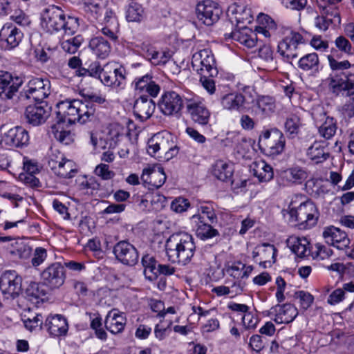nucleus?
I'll use <instances>...</instances> for the list:
<instances>
[{"mask_svg":"<svg viewBox=\"0 0 354 354\" xmlns=\"http://www.w3.org/2000/svg\"><path fill=\"white\" fill-rule=\"evenodd\" d=\"M41 28L47 32L62 31L64 35H72L79 28V19L66 15L59 8L51 6L46 8L41 17Z\"/></svg>","mask_w":354,"mask_h":354,"instance_id":"1","label":"nucleus"},{"mask_svg":"<svg viewBox=\"0 0 354 354\" xmlns=\"http://www.w3.org/2000/svg\"><path fill=\"white\" fill-rule=\"evenodd\" d=\"M57 121L71 124H84L94 118L95 108L91 103L79 100L62 101L57 104Z\"/></svg>","mask_w":354,"mask_h":354,"instance_id":"2","label":"nucleus"},{"mask_svg":"<svg viewBox=\"0 0 354 354\" xmlns=\"http://www.w3.org/2000/svg\"><path fill=\"white\" fill-rule=\"evenodd\" d=\"M193 238L187 233L172 234L166 241L165 250L170 261L182 265L187 264L195 252Z\"/></svg>","mask_w":354,"mask_h":354,"instance_id":"3","label":"nucleus"},{"mask_svg":"<svg viewBox=\"0 0 354 354\" xmlns=\"http://www.w3.org/2000/svg\"><path fill=\"white\" fill-rule=\"evenodd\" d=\"M147 152L153 157L171 159L178 153L175 137L166 131L154 134L147 142Z\"/></svg>","mask_w":354,"mask_h":354,"instance_id":"4","label":"nucleus"},{"mask_svg":"<svg viewBox=\"0 0 354 354\" xmlns=\"http://www.w3.org/2000/svg\"><path fill=\"white\" fill-rule=\"evenodd\" d=\"M289 222L300 228H310L316 225L319 214L315 205L310 201L301 203L297 207H289Z\"/></svg>","mask_w":354,"mask_h":354,"instance_id":"5","label":"nucleus"},{"mask_svg":"<svg viewBox=\"0 0 354 354\" xmlns=\"http://www.w3.org/2000/svg\"><path fill=\"white\" fill-rule=\"evenodd\" d=\"M329 91L335 95H342L347 91L354 92V73L345 74L343 72H332L324 80Z\"/></svg>","mask_w":354,"mask_h":354,"instance_id":"6","label":"nucleus"},{"mask_svg":"<svg viewBox=\"0 0 354 354\" xmlns=\"http://www.w3.org/2000/svg\"><path fill=\"white\" fill-rule=\"evenodd\" d=\"M185 104L187 113L194 122L201 125L208 124L211 113L203 100L197 95H194L191 97H185Z\"/></svg>","mask_w":354,"mask_h":354,"instance_id":"7","label":"nucleus"},{"mask_svg":"<svg viewBox=\"0 0 354 354\" xmlns=\"http://www.w3.org/2000/svg\"><path fill=\"white\" fill-rule=\"evenodd\" d=\"M48 165L56 176L63 178H73L78 171L75 162L66 158L60 153H58L57 155L53 154L50 156Z\"/></svg>","mask_w":354,"mask_h":354,"instance_id":"8","label":"nucleus"},{"mask_svg":"<svg viewBox=\"0 0 354 354\" xmlns=\"http://www.w3.org/2000/svg\"><path fill=\"white\" fill-rule=\"evenodd\" d=\"M192 66L193 70L201 75L215 76L218 73L214 55L208 49H203L194 53L192 59Z\"/></svg>","mask_w":354,"mask_h":354,"instance_id":"9","label":"nucleus"},{"mask_svg":"<svg viewBox=\"0 0 354 354\" xmlns=\"http://www.w3.org/2000/svg\"><path fill=\"white\" fill-rule=\"evenodd\" d=\"M40 278L43 284L50 289L59 288L66 279L64 268L59 262L52 263L41 272Z\"/></svg>","mask_w":354,"mask_h":354,"instance_id":"10","label":"nucleus"},{"mask_svg":"<svg viewBox=\"0 0 354 354\" xmlns=\"http://www.w3.org/2000/svg\"><path fill=\"white\" fill-rule=\"evenodd\" d=\"M50 82L48 79L35 77L28 81L23 90L26 99L41 102L50 93Z\"/></svg>","mask_w":354,"mask_h":354,"instance_id":"11","label":"nucleus"},{"mask_svg":"<svg viewBox=\"0 0 354 354\" xmlns=\"http://www.w3.org/2000/svg\"><path fill=\"white\" fill-rule=\"evenodd\" d=\"M260 140L263 141L265 150L269 156L279 155L284 150L286 139L282 132L277 129L263 131Z\"/></svg>","mask_w":354,"mask_h":354,"instance_id":"12","label":"nucleus"},{"mask_svg":"<svg viewBox=\"0 0 354 354\" xmlns=\"http://www.w3.org/2000/svg\"><path fill=\"white\" fill-rule=\"evenodd\" d=\"M284 38L278 44V51L283 57L292 59L297 56V48L304 42L303 37L297 32L286 28Z\"/></svg>","mask_w":354,"mask_h":354,"instance_id":"13","label":"nucleus"},{"mask_svg":"<svg viewBox=\"0 0 354 354\" xmlns=\"http://www.w3.org/2000/svg\"><path fill=\"white\" fill-rule=\"evenodd\" d=\"M197 18L206 26L216 23L222 13L218 4L211 0H205L197 4L196 8Z\"/></svg>","mask_w":354,"mask_h":354,"instance_id":"14","label":"nucleus"},{"mask_svg":"<svg viewBox=\"0 0 354 354\" xmlns=\"http://www.w3.org/2000/svg\"><path fill=\"white\" fill-rule=\"evenodd\" d=\"M124 67L115 62H109L103 66L101 82L107 86L120 87L125 80Z\"/></svg>","mask_w":354,"mask_h":354,"instance_id":"15","label":"nucleus"},{"mask_svg":"<svg viewBox=\"0 0 354 354\" xmlns=\"http://www.w3.org/2000/svg\"><path fill=\"white\" fill-rule=\"evenodd\" d=\"M158 108L161 113L167 116L176 115L183 106V100L181 96L175 91L165 92L159 102Z\"/></svg>","mask_w":354,"mask_h":354,"instance_id":"16","label":"nucleus"},{"mask_svg":"<svg viewBox=\"0 0 354 354\" xmlns=\"http://www.w3.org/2000/svg\"><path fill=\"white\" fill-rule=\"evenodd\" d=\"M1 131V141L8 147H23L28 144V132L21 127L17 126L9 129L3 127Z\"/></svg>","mask_w":354,"mask_h":354,"instance_id":"17","label":"nucleus"},{"mask_svg":"<svg viewBox=\"0 0 354 354\" xmlns=\"http://www.w3.org/2000/svg\"><path fill=\"white\" fill-rule=\"evenodd\" d=\"M23 84V80L13 76L6 71H0V98L3 100H11Z\"/></svg>","mask_w":354,"mask_h":354,"instance_id":"18","label":"nucleus"},{"mask_svg":"<svg viewBox=\"0 0 354 354\" xmlns=\"http://www.w3.org/2000/svg\"><path fill=\"white\" fill-rule=\"evenodd\" d=\"M22 279L15 271H8L0 278V290L6 299L15 298L21 291Z\"/></svg>","mask_w":354,"mask_h":354,"instance_id":"19","label":"nucleus"},{"mask_svg":"<svg viewBox=\"0 0 354 354\" xmlns=\"http://www.w3.org/2000/svg\"><path fill=\"white\" fill-rule=\"evenodd\" d=\"M116 259L122 264L129 266H135L139 260L137 249L126 241H119L113 248Z\"/></svg>","mask_w":354,"mask_h":354,"instance_id":"20","label":"nucleus"},{"mask_svg":"<svg viewBox=\"0 0 354 354\" xmlns=\"http://www.w3.org/2000/svg\"><path fill=\"white\" fill-rule=\"evenodd\" d=\"M320 15L315 19L316 28L322 31H326L331 24H339L340 17L334 6L319 4Z\"/></svg>","mask_w":354,"mask_h":354,"instance_id":"21","label":"nucleus"},{"mask_svg":"<svg viewBox=\"0 0 354 354\" xmlns=\"http://www.w3.org/2000/svg\"><path fill=\"white\" fill-rule=\"evenodd\" d=\"M322 236L327 244L333 245L338 250H344L350 244V239L346 233L334 226L325 227Z\"/></svg>","mask_w":354,"mask_h":354,"instance_id":"22","label":"nucleus"},{"mask_svg":"<svg viewBox=\"0 0 354 354\" xmlns=\"http://www.w3.org/2000/svg\"><path fill=\"white\" fill-rule=\"evenodd\" d=\"M312 115L316 122H322L324 119V121L319 127L318 131L320 136L328 140L335 134L337 131L336 121L333 118L326 116V113L322 107L315 109Z\"/></svg>","mask_w":354,"mask_h":354,"instance_id":"23","label":"nucleus"},{"mask_svg":"<svg viewBox=\"0 0 354 354\" xmlns=\"http://www.w3.org/2000/svg\"><path fill=\"white\" fill-rule=\"evenodd\" d=\"M23 33L12 24H5L0 30V42L5 44V48L10 50L17 47L21 41Z\"/></svg>","mask_w":354,"mask_h":354,"instance_id":"24","label":"nucleus"},{"mask_svg":"<svg viewBox=\"0 0 354 354\" xmlns=\"http://www.w3.org/2000/svg\"><path fill=\"white\" fill-rule=\"evenodd\" d=\"M50 115L48 105L43 102L39 104L29 105L25 111L27 122L32 126L43 124Z\"/></svg>","mask_w":354,"mask_h":354,"instance_id":"25","label":"nucleus"},{"mask_svg":"<svg viewBox=\"0 0 354 354\" xmlns=\"http://www.w3.org/2000/svg\"><path fill=\"white\" fill-rule=\"evenodd\" d=\"M44 328L55 337L66 335L68 330L67 319L62 315H49L45 320Z\"/></svg>","mask_w":354,"mask_h":354,"instance_id":"26","label":"nucleus"},{"mask_svg":"<svg viewBox=\"0 0 354 354\" xmlns=\"http://www.w3.org/2000/svg\"><path fill=\"white\" fill-rule=\"evenodd\" d=\"M276 248L273 245L263 243L255 248L252 252V257L254 261L258 262L263 268L271 266L274 262Z\"/></svg>","mask_w":354,"mask_h":354,"instance_id":"27","label":"nucleus"},{"mask_svg":"<svg viewBox=\"0 0 354 354\" xmlns=\"http://www.w3.org/2000/svg\"><path fill=\"white\" fill-rule=\"evenodd\" d=\"M126 324L127 317L125 314L117 309L111 310L105 317V327L112 334L115 335L122 333Z\"/></svg>","mask_w":354,"mask_h":354,"instance_id":"28","label":"nucleus"},{"mask_svg":"<svg viewBox=\"0 0 354 354\" xmlns=\"http://www.w3.org/2000/svg\"><path fill=\"white\" fill-rule=\"evenodd\" d=\"M155 109L156 104L151 98L146 95H141L134 103L133 112L138 118L144 121L152 115Z\"/></svg>","mask_w":354,"mask_h":354,"instance_id":"29","label":"nucleus"},{"mask_svg":"<svg viewBox=\"0 0 354 354\" xmlns=\"http://www.w3.org/2000/svg\"><path fill=\"white\" fill-rule=\"evenodd\" d=\"M135 89L139 93H147L151 97H156L160 91V86L153 80L151 74H146L136 77L134 81Z\"/></svg>","mask_w":354,"mask_h":354,"instance_id":"30","label":"nucleus"},{"mask_svg":"<svg viewBox=\"0 0 354 354\" xmlns=\"http://www.w3.org/2000/svg\"><path fill=\"white\" fill-rule=\"evenodd\" d=\"M225 37L237 41L248 48L254 47L258 39L257 33L247 27H244L241 30H236L229 34H225Z\"/></svg>","mask_w":354,"mask_h":354,"instance_id":"31","label":"nucleus"},{"mask_svg":"<svg viewBox=\"0 0 354 354\" xmlns=\"http://www.w3.org/2000/svg\"><path fill=\"white\" fill-rule=\"evenodd\" d=\"M190 222L196 236L202 240L209 239L218 235V230L212 226V223H207L205 221L201 220L198 216H191Z\"/></svg>","mask_w":354,"mask_h":354,"instance_id":"32","label":"nucleus"},{"mask_svg":"<svg viewBox=\"0 0 354 354\" xmlns=\"http://www.w3.org/2000/svg\"><path fill=\"white\" fill-rule=\"evenodd\" d=\"M275 313L274 322L277 324H289L297 316L298 311L296 307L290 304L277 305L272 308Z\"/></svg>","mask_w":354,"mask_h":354,"instance_id":"33","label":"nucleus"},{"mask_svg":"<svg viewBox=\"0 0 354 354\" xmlns=\"http://www.w3.org/2000/svg\"><path fill=\"white\" fill-rule=\"evenodd\" d=\"M245 97L239 93H230L224 95L221 100V104L224 109L241 111L245 108Z\"/></svg>","mask_w":354,"mask_h":354,"instance_id":"34","label":"nucleus"},{"mask_svg":"<svg viewBox=\"0 0 354 354\" xmlns=\"http://www.w3.org/2000/svg\"><path fill=\"white\" fill-rule=\"evenodd\" d=\"M90 143L95 149H112L115 147L117 142L109 134L89 132Z\"/></svg>","mask_w":354,"mask_h":354,"instance_id":"35","label":"nucleus"},{"mask_svg":"<svg viewBox=\"0 0 354 354\" xmlns=\"http://www.w3.org/2000/svg\"><path fill=\"white\" fill-rule=\"evenodd\" d=\"M251 173L258 178L259 182H268L273 178L274 172L272 167L264 160L252 162L250 166Z\"/></svg>","mask_w":354,"mask_h":354,"instance_id":"36","label":"nucleus"},{"mask_svg":"<svg viewBox=\"0 0 354 354\" xmlns=\"http://www.w3.org/2000/svg\"><path fill=\"white\" fill-rule=\"evenodd\" d=\"M306 154L316 164L324 162L329 157V152L324 142H315L308 147Z\"/></svg>","mask_w":354,"mask_h":354,"instance_id":"37","label":"nucleus"},{"mask_svg":"<svg viewBox=\"0 0 354 354\" xmlns=\"http://www.w3.org/2000/svg\"><path fill=\"white\" fill-rule=\"evenodd\" d=\"M142 180L155 188L160 187L166 180V175L162 169H145L143 170Z\"/></svg>","mask_w":354,"mask_h":354,"instance_id":"38","label":"nucleus"},{"mask_svg":"<svg viewBox=\"0 0 354 354\" xmlns=\"http://www.w3.org/2000/svg\"><path fill=\"white\" fill-rule=\"evenodd\" d=\"M233 172V165L222 160L216 161L212 166L213 176L221 181L230 180Z\"/></svg>","mask_w":354,"mask_h":354,"instance_id":"39","label":"nucleus"},{"mask_svg":"<svg viewBox=\"0 0 354 354\" xmlns=\"http://www.w3.org/2000/svg\"><path fill=\"white\" fill-rule=\"evenodd\" d=\"M89 47L92 52L99 58H106L110 51L111 46L109 43L101 37H96L89 42Z\"/></svg>","mask_w":354,"mask_h":354,"instance_id":"40","label":"nucleus"},{"mask_svg":"<svg viewBox=\"0 0 354 354\" xmlns=\"http://www.w3.org/2000/svg\"><path fill=\"white\" fill-rule=\"evenodd\" d=\"M299 67L310 74L317 73L319 71V62L317 53H309L303 56L298 62Z\"/></svg>","mask_w":354,"mask_h":354,"instance_id":"41","label":"nucleus"},{"mask_svg":"<svg viewBox=\"0 0 354 354\" xmlns=\"http://www.w3.org/2000/svg\"><path fill=\"white\" fill-rule=\"evenodd\" d=\"M288 245L298 257H304L309 253V242L306 238L291 236L288 239Z\"/></svg>","mask_w":354,"mask_h":354,"instance_id":"42","label":"nucleus"},{"mask_svg":"<svg viewBox=\"0 0 354 354\" xmlns=\"http://www.w3.org/2000/svg\"><path fill=\"white\" fill-rule=\"evenodd\" d=\"M253 270L252 266H246L241 261L234 263L227 268V272L235 279H247Z\"/></svg>","mask_w":354,"mask_h":354,"instance_id":"43","label":"nucleus"},{"mask_svg":"<svg viewBox=\"0 0 354 354\" xmlns=\"http://www.w3.org/2000/svg\"><path fill=\"white\" fill-rule=\"evenodd\" d=\"M65 124L57 121L56 124L52 126L51 132L55 138L59 142L69 145L73 141V134L69 130L64 129V126Z\"/></svg>","mask_w":354,"mask_h":354,"instance_id":"44","label":"nucleus"},{"mask_svg":"<svg viewBox=\"0 0 354 354\" xmlns=\"http://www.w3.org/2000/svg\"><path fill=\"white\" fill-rule=\"evenodd\" d=\"M308 177L306 171L301 167H291L283 173V178L292 184H301Z\"/></svg>","mask_w":354,"mask_h":354,"instance_id":"45","label":"nucleus"},{"mask_svg":"<svg viewBox=\"0 0 354 354\" xmlns=\"http://www.w3.org/2000/svg\"><path fill=\"white\" fill-rule=\"evenodd\" d=\"M26 297L32 302H37V299L46 295L43 286L35 281H31L25 291Z\"/></svg>","mask_w":354,"mask_h":354,"instance_id":"46","label":"nucleus"},{"mask_svg":"<svg viewBox=\"0 0 354 354\" xmlns=\"http://www.w3.org/2000/svg\"><path fill=\"white\" fill-rule=\"evenodd\" d=\"M257 105L259 112L263 116L270 115L274 113L276 108L274 99L269 96H261L259 97Z\"/></svg>","mask_w":354,"mask_h":354,"instance_id":"47","label":"nucleus"},{"mask_svg":"<svg viewBox=\"0 0 354 354\" xmlns=\"http://www.w3.org/2000/svg\"><path fill=\"white\" fill-rule=\"evenodd\" d=\"M83 40V37L81 35H77L73 38L63 41L61 44V46L65 52L74 54L80 47Z\"/></svg>","mask_w":354,"mask_h":354,"instance_id":"48","label":"nucleus"},{"mask_svg":"<svg viewBox=\"0 0 354 354\" xmlns=\"http://www.w3.org/2000/svg\"><path fill=\"white\" fill-rule=\"evenodd\" d=\"M143 15V9L141 5L137 3H131L126 12V18L129 21H140Z\"/></svg>","mask_w":354,"mask_h":354,"instance_id":"49","label":"nucleus"},{"mask_svg":"<svg viewBox=\"0 0 354 354\" xmlns=\"http://www.w3.org/2000/svg\"><path fill=\"white\" fill-rule=\"evenodd\" d=\"M300 126V119L295 115L288 118L285 122L286 131L288 133L292 138H294L299 133Z\"/></svg>","mask_w":354,"mask_h":354,"instance_id":"50","label":"nucleus"},{"mask_svg":"<svg viewBox=\"0 0 354 354\" xmlns=\"http://www.w3.org/2000/svg\"><path fill=\"white\" fill-rule=\"evenodd\" d=\"M198 212V214H194L192 216H198L201 218V220L205 221L207 219L210 223H216L217 217L213 207L210 206H201Z\"/></svg>","mask_w":354,"mask_h":354,"instance_id":"51","label":"nucleus"},{"mask_svg":"<svg viewBox=\"0 0 354 354\" xmlns=\"http://www.w3.org/2000/svg\"><path fill=\"white\" fill-rule=\"evenodd\" d=\"M335 45L340 52L346 55H353L354 54V49L351 42L344 36L337 37L335 40Z\"/></svg>","mask_w":354,"mask_h":354,"instance_id":"52","label":"nucleus"},{"mask_svg":"<svg viewBox=\"0 0 354 354\" xmlns=\"http://www.w3.org/2000/svg\"><path fill=\"white\" fill-rule=\"evenodd\" d=\"M31 264L34 268L41 266L47 259L48 254L46 249L41 247H37L32 252Z\"/></svg>","mask_w":354,"mask_h":354,"instance_id":"53","label":"nucleus"},{"mask_svg":"<svg viewBox=\"0 0 354 354\" xmlns=\"http://www.w3.org/2000/svg\"><path fill=\"white\" fill-rule=\"evenodd\" d=\"M315 250L313 252V257L314 259L324 260L330 258L333 255V250L320 243H317L315 245Z\"/></svg>","mask_w":354,"mask_h":354,"instance_id":"54","label":"nucleus"},{"mask_svg":"<svg viewBox=\"0 0 354 354\" xmlns=\"http://www.w3.org/2000/svg\"><path fill=\"white\" fill-rule=\"evenodd\" d=\"M327 58L332 72H340L341 71L349 68L351 66L348 60L339 62L332 55H328Z\"/></svg>","mask_w":354,"mask_h":354,"instance_id":"55","label":"nucleus"},{"mask_svg":"<svg viewBox=\"0 0 354 354\" xmlns=\"http://www.w3.org/2000/svg\"><path fill=\"white\" fill-rule=\"evenodd\" d=\"M147 59L153 64V65H160L165 64L169 59V56L165 52H160L158 51L156 48L152 52L151 54H149Z\"/></svg>","mask_w":354,"mask_h":354,"instance_id":"56","label":"nucleus"},{"mask_svg":"<svg viewBox=\"0 0 354 354\" xmlns=\"http://www.w3.org/2000/svg\"><path fill=\"white\" fill-rule=\"evenodd\" d=\"M190 206L189 201L184 198H177L171 203V209L176 213H182L186 211Z\"/></svg>","mask_w":354,"mask_h":354,"instance_id":"57","label":"nucleus"},{"mask_svg":"<svg viewBox=\"0 0 354 354\" xmlns=\"http://www.w3.org/2000/svg\"><path fill=\"white\" fill-rule=\"evenodd\" d=\"M295 296L299 299V304L303 309L308 308L313 302V297L307 292L299 291L295 292Z\"/></svg>","mask_w":354,"mask_h":354,"instance_id":"58","label":"nucleus"},{"mask_svg":"<svg viewBox=\"0 0 354 354\" xmlns=\"http://www.w3.org/2000/svg\"><path fill=\"white\" fill-rule=\"evenodd\" d=\"M95 173L103 180H110L115 176L114 171L110 170L109 166L105 164L97 165L95 169Z\"/></svg>","mask_w":354,"mask_h":354,"instance_id":"59","label":"nucleus"},{"mask_svg":"<svg viewBox=\"0 0 354 354\" xmlns=\"http://www.w3.org/2000/svg\"><path fill=\"white\" fill-rule=\"evenodd\" d=\"M142 264L145 268V272L146 273L147 270L149 272L156 274V271L157 270L158 264L155 258L149 254H145L142 257Z\"/></svg>","mask_w":354,"mask_h":354,"instance_id":"60","label":"nucleus"},{"mask_svg":"<svg viewBox=\"0 0 354 354\" xmlns=\"http://www.w3.org/2000/svg\"><path fill=\"white\" fill-rule=\"evenodd\" d=\"M12 253L17 256L19 259L26 260L31 257L32 248L26 244L20 243Z\"/></svg>","mask_w":354,"mask_h":354,"instance_id":"61","label":"nucleus"},{"mask_svg":"<svg viewBox=\"0 0 354 354\" xmlns=\"http://www.w3.org/2000/svg\"><path fill=\"white\" fill-rule=\"evenodd\" d=\"M213 76H209L207 74L201 75L200 82L201 83L203 87L210 94L212 95L215 93L216 86L215 82L214 80L211 77Z\"/></svg>","mask_w":354,"mask_h":354,"instance_id":"62","label":"nucleus"},{"mask_svg":"<svg viewBox=\"0 0 354 354\" xmlns=\"http://www.w3.org/2000/svg\"><path fill=\"white\" fill-rule=\"evenodd\" d=\"M166 202L165 198L159 194H153L151 196L150 200L151 208L148 209V211H160L165 207Z\"/></svg>","mask_w":354,"mask_h":354,"instance_id":"63","label":"nucleus"},{"mask_svg":"<svg viewBox=\"0 0 354 354\" xmlns=\"http://www.w3.org/2000/svg\"><path fill=\"white\" fill-rule=\"evenodd\" d=\"M25 327L32 331L37 327H41L43 324V317L41 314H37L33 317H28L24 321Z\"/></svg>","mask_w":354,"mask_h":354,"instance_id":"64","label":"nucleus"}]
</instances>
